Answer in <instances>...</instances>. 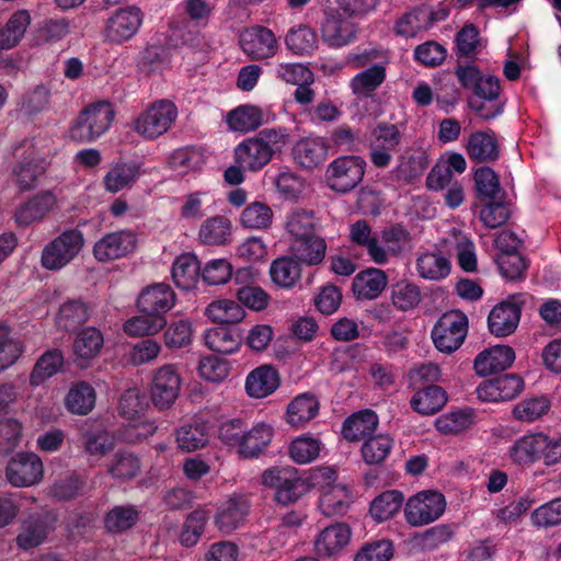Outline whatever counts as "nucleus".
Returning <instances> with one entry per match:
<instances>
[{
  "mask_svg": "<svg viewBox=\"0 0 561 561\" xmlns=\"http://www.w3.org/2000/svg\"><path fill=\"white\" fill-rule=\"evenodd\" d=\"M287 134L282 128H264L234 148V159L244 171L257 172L282 152Z\"/></svg>",
  "mask_w": 561,
  "mask_h": 561,
  "instance_id": "f257e3e1",
  "label": "nucleus"
},
{
  "mask_svg": "<svg viewBox=\"0 0 561 561\" xmlns=\"http://www.w3.org/2000/svg\"><path fill=\"white\" fill-rule=\"evenodd\" d=\"M115 117L113 105L100 101L85 106L73 121L69 136L78 142H91L108 130Z\"/></svg>",
  "mask_w": 561,
  "mask_h": 561,
  "instance_id": "f03ea898",
  "label": "nucleus"
},
{
  "mask_svg": "<svg viewBox=\"0 0 561 561\" xmlns=\"http://www.w3.org/2000/svg\"><path fill=\"white\" fill-rule=\"evenodd\" d=\"M262 483L274 490V500L284 506L297 502L310 490L307 481L291 466L266 469L262 474Z\"/></svg>",
  "mask_w": 561,
  "mask_h": 561,
  "instance_id": "7ed1b4c3",
  "label": "nucleus"
},
{
  "mask_svg": "<svg viewBox=\"0 0 561 561\" xmlns=\"http://www.w3.org/2000/svg\"><path fill=\"white\" fill-rule=\"evenodd\" d=\"M84 247L79 229H68L48 242L42 251L41 264L45 270L59 271L71 263Z\"/></svg>",
  "mask_w": 561,
  "mask_h": 561,
  "instance_id": "20e7f679",
  "label": "nucleus"
},
{
  "mask_svg": "<svg viewBox=\"0 0 561 561\" xmlns=\"http://www.w3.org/2000/svg\"><path fill=\"white\" fill-rule=\"evenodd\" d=\"M446 510V501L437 491L424 490L408 499L403 513L405 522L422 527L437 520Z\"/></svg>",
  "mask_w": 561,
  "mask_h": 561,
  "instance_id": "39448f33",
  "label": "nucleus"
},
{
  "mask_svg": "<svg viewBox=\"0 0 561 561\" xmlns=\"http://www.w3.org/2000/svg\"><path fill=\"white\" fill-rule=\"evenodd\" d=\"M468 331V318L459 310L445 312L432 330V340L439 352L450 354L463 343Z\"/></svg>",
  "mask_w": 561,
  "mask_h": 561,
  "instance_id": "423d86ee",
  "label": "nucleus"
},
{
  "mask_svg": "<svg viewBox=\"0 0 561 561\" xmlns=\"http://www.w3.org/2000/svg\"><path fill=\"white\" fill-rule=\"evenodd\" d=\"M175 105L167 100L150 104L134 121V130L145 139H156L169 130L176 119Z\"/></svg>",
  "mask_w": 561,
  "mask_h": 561,
  "instance_id": "0eeeda50",
  "label": "nucleus"
},
{
  "mask_svg": "<svg viewBox=\"0 0 561 561\" xmlns=\"http://www.w3.org/2000/svg\"><path fill=\"white\" fill-rule=\"evenodd\" d=\"M366 162L360 157L346 156L333 160L327 168L328 186L339 193H347L363 180Z\"/></svg>",
  "mask_w": 561,
  "mask_h": 561,
  "instance_id": "6e6552de",
  "label": "nucleus"
},
{
  "mask_svg": "<svg viewBox=\"0 0 561 561\" xmlns=\"http://www.w3.org/2000/svg\"><path fill=\"white\" fill-rule=\"evenodd\" d=\"M370 136V161L377 168L388 167L392 161V152L400 150L401 131L394 124L379 123Z\"/></svg>",
  "mask_w": 561,
  "mask_h": 561,
  "instance_id": "1a4fd4ad",
  "label": "nucleus"
},
{
  "mask_svg": "<svg viewBox=\"0 0 561 561\" xmlns=\"http://www.w3.org/2000/svg\"><path fill=\"white\" fill-rule=\"evenodd\" d=\"M142 23V13L137 7L116 10L105 22L104 36L107 41L121 44L130 39Z\"/></svg>",
  "mask_w": 561,
  "mask_h": 561,
  "instance_id": "9d476101",
  "label": "nucleus"
},
{
  "mask_svg": "<svg viewBox=\"0 0 561 561\" xmlns=\"http://www.w3.org/2000/svg\"><path fill=\"white\" fill-rule=\"evenodd\" d=\"M137 245V237L129 230L110 232L93 245V255L99 262H110L131 253Z\"/></svg>",
  "mask_w": 561,
  "mask_h": 561,
  "instance_id": "9b49d317",
  "label": "nucleus"
},
{
  "mask_svg": "<svg viewBox=\"0 0 561 561\" xmlns=\"http://www.w3.org/2000/svg\"><path fill=\"white\" fill-rule=\"evenodd\" d=\"M43 463L33 453H20L13 457L5 470L8 481L18 488L37 483L43 478Z\"/></svg>",
  "mask_w": 561,
  "mask_h": 561,
  "instance_id": "f8f14e48",
  "label": "nucleus"
},
{
  "mask_svg": "<svg viewBox=\"0 0 561 561\" xmlns=\"http://www.w3.org/2000/svg\"><path fill=\"white\" fill-rule=\"evenodd\" d=\"M181 378L173 365L160 367L151 383V400L160 410L171 407L179 396Z\"/></svg>",
  "mask_w": 561,
  "mask_h": 561,
  "instance_id": "ddd939ff",
  "label": "nucleus"
},
{
  "mask_svg": "<svg viewBox=\"0 0 561 561\" xmlns=\"http://www.w3.org/2000/svg\"><path fill=\"white\" fill-rule=\"evenodd\" d=\"M357 33V26L352 21L342 16L340 10L325 12L321 25L322 39L330 47H342L352 43Z\"/></svg>",
  "mask_w": 561,
  "mask_h": 561,
  "instance_id": "4468645a",
  "label": "nucleus"
},
{
  "mask_svg": "<svg viewBox=\"0 0 561 561\" xmlns=\"http://www.w3.org/2000/svg\"><path fill=\"white\" fill-rule=\"evenodd\" d=\"M175 305V293L170 285L158 283L147 286L137 299L140 313L165 317V313Z\"/></svg>",
  "mask_w": 561,
  "mask_h": 561,
  "instance_id": "2eb2a0df",
  "label": "nucleus"
},
{
  "mask_svg": "<svg viewBox=\"0 0 561 561\" xmlns=\"http://www.w3.org/2000/svg\"><path fill=\"white\" fill-rule=\"evenodd\" d=\"M240 45L242 50L255 60L274 56L278 48L274 33L263 26L244 32L240 36Z\"/></svg>",
  "mask_w": 561,
  "mask_h": 561,
  "instance_id": "dca6fc26",
  "label": "nucleus"
},
{
  "mask_svg": "<svg viewBox=\"0 0 561 561\" xmlns=\"http://www.w3.org/2000/svg\"><path fill=\"white\" fill-rule=\"evenodd\" d=\"M524 389L523 379L516 374H505L478 387L479 399L483 401H508Z\"/></svg>",
  "mask_w": 561,
  "mask_h": 561,
  "instance_id": "f3484780",
  "label": "nucleus"
},
{
  "mask_svg": "<svg viewBox=\"0 0 561 561\" xmlns=\"http://www.w3.org/2000/svg\"><path fill=\"white\" fill-rule=\"evenodd\" d=\"M104 346L102 332L95 327L80 330L72 342L75 363L78 367L87 368L96 358Z\"/></svg>",
  "mask_w": 561,
  "mask_h": 561,
  "instance_id": "a211bd4d",
  "label": "nucleus"
},
{
  "mask_svg": "<svg viewBox=\"0 0 561 561\" xmlns=\"http://www.w3.org/2000/svg\"><path fill=\"white\" fill-rule=\"evenodd\" d=\"M249 511L250 502L245 496H231L218 508L214 523L219 531L230 534L243 524Z\"/></svg>",
  "mask_w": 561,
  "mask_h": 561,
  "instance_id": "6ab92c4d",
  "label": "nucleus"
},
{
  "mask_svg": "<svg viewBox=\"0 0 561 561\" xmlns=\"http://www.w3.org/2000/svg\"><path fill=\"white\" fill-rule=\"evenodd\" d=\"M520 319V306L516 298L503 301L496 305L488 317V327L492 334L496 336H507L512 334Z\"/></svg>",
  "mask_w": 561,
  "mask_h": 561,
  "instance_id": "aec40b11",
  "label": "nucleus"
},
{
  "mask_svg": "<svg viewBox=\"0 0 561 561\" xmlns=\"http://www.w3.org/2000/svg\"><path fill=\"white\" fill-rule=\"evenodd\" d=\"M57 203L56 196L49 191H43L21 204L14 219L18 226L26 227L43 220Z\"/></svg>",
  "mask_w": 561,
  "mask_h": 561,
  "instance_id": "412c9836",
  "label": "nucleus"
},
{
  "mask_svg": "<svg viewBox=\"0 0 561 561\" xmlns=\"http://www.w3.org/2000/svg\"><path fill=\"white\" fill-rule=\"evenodd\" d=\"M515 360L514 350L506 345H497L481 352L474 359V370L480 376L503 371Z\"/></svg>",
  "mask_w": 561,
  "mask_h": 561,
  "instance_id": "4be33fe9",
  "label": "nucleus"
},
{
  "mask_svg": "<svg viewBox=\"0 0 561 561\" xmlns=\"http://www.w3.org/2000/svg\"><path fill=\"white\" fill-rule=\"evenodd\" d=\"M328 157V147L322 138L305 137L293 147L295 162L304 169L313 170L321 165Z\"/></svg>",
  "mask_w": 561,
  "mask_h": 561,
  "instance_id": "5701e85b",
  "label": "nucleus"
},
{
  "mask_svg": "<svg viewBox=\"0 0 561 561\" xmlns=\"http://www.w3.org/2000/svg\"><path fill=\"white\" fill-rule=\"evenodd\" d=\"M379 240L383 243V257L374 260V263L382 265L389 261L391 256H399L405 251L412 249V237L408 229L400 224L391 225L385 228Z\"/></svg>",
  "mask_w": 561,
  "mask_h": 561,
  "instance_id": "b1692460",
  "label": "nucleus"
},
{
  "mask_svg": "<svg viewBox=\"0 0 561 561\" xmlns=\"http://www.w3.org/2000/svg\"><path fill=\"white\" fill-rule=\"evenodd\" d=\"M279 382L278 371L270 365H262L248 375L245 391L251 398H265L279 387Z\"/></svg>",
  "mask_w": 561,
  "mask_h": 561,
  "instance_id": "393cba45",
  "label": "nucleus"
},
{
  "mask_svg": "<svg viewBox=\"0 0 561 561\" xmlns=\"http://www.w3.org/2000/svg\"><path fill=\"white\" fill-rule=\"evenodd\" d=\"M351 539V529L346 524L337 523L325 527L314 541L319 557H331L340 552Z\"/></svg>",
  "mask_w": 561,
  "mask_h": 561,
  "instance_id": "a878e982",
  "label": "nucleus"
},
{
  "mask_svg": "<svg viewBox=\"0 0 561 561\" xmlns=\"http://www.w3.org/2000/svg\"><path fill=\"white\" fill-rule=\"evenodd\" d=\"M274 435L273 427L266 423H257L247 428L242 442L237 450L242 458L259 457L270 445Z\"/></svg>",
  "mask_w": 561,
  "mask_h": 561,
  "instance_id": "bb28decb",
  "label": "nucleus"
},
{
  "mask_svg": "<svg viewBox=\"0 0 561 561\" xmlns=\"http://www.w3.org/2000/svg\"><path fill=\"white\" fill-rule=\"evenodd\" d=\"M387 275L379 268H367L358 273L352 284L354 295L358 299H375L387 286Z\"/></svg>",
  "mask_w": 561,
  "mask_h": 561,
  "instance_id": "cd10ccee",
  "label": "nucleus"
},
{
  "mask_svg": "<svg viewBox=\"0 0 561 561\" xmlns=\"http://www.w3.org/2000/svg\"><path fill=\"white\" fill-rule=\"evenodd\" d=\"M546 447V435L541 433L525 435L511 446L510 457L518 465L533 463L539 457H543Z\"/></svg>",
  "mask_w": 561,
  "mask_h": 561,
  "instance_id": "c85d7f7f",
  "label": "nucleus"
},
{
  "mask_svg": "<svg viewBox=\"0 0 561 561\" xmlns=\"http://www.w3.org/2000/svg\"><path fill=\"white\" fill-rule=\"evenodd\" d=\"M467 153L476 162H494L500 157V148L494 134L476 131L467 141Z\"/></svg>",
  "mask_w": 561,
  "mask_h": 561,
  "instance_id": "c756f323",
  "label": "nucleus"
},
{
  "mask_svg": "<svg viewBox=\"0 0 561 561\" xmlns=\"http://www.w3.org/2000/svg\"><path fill=\"white\" fill-rule=\"evenodd\" d=\"M378 426V416L373 410H363L348 416L343 424L342 434L348 442H357L371 435Z\"/></svg>",
  "mask_w": 561,
  "mask_h": 561,
  "instance_id": "7c9ffc66",
  "label": "nucleus"
},
{
  "mask_svg": "<svg viewBox=\"0 0 561 561\" xmlns=\"http://www.w3.org/2000/svg\"><path fill=\"white\" fill-rule=\"evenodd\" d=\"M350 242L365 249L370 260L383 257L379 237L373 232V228L365 219H358L350 226Z\"/></svg>",
  "mask_w": 561,
  "mask_h": 561,
  "instance_id": "2f4dec72",
  "label": "nucleus"
},
{
  "mask_svg": "<svg viewBox=\"0 0 561 561\" xmlns=\"http://www.w3.org/2000/svg\"><path fill=\"white\" fill-rule=\"evenodd\" d=\"M410 403L413 410L423 415H432L438 412L447 402L445 390L437 385H428L416 388Z\"/></svg>",
  "mask_w": 561,
  "mask_h": 561,
  "instance_id": "473e14b6",
  "label": "nucleus"
},
{
  "mask_svg": "<svg viewBox=\"0 0 561 561\" xmlns=\"http://www.w3.org/2000/svg\"><path fill=\"white\" fill-rule=\"evenodd\" d=\"M140 164L135 161L117 162L105 174L103 183L107 192L117 193L134 184L140 175Z\"/></svg>",
  "mask_w": 561,
  "mask_h": 561,
  "instance_id": "72a5a7b5",
  "label": "nucleus"
},
{
  "mask_svg": "<svg viewBox=\"0 0 561 561\" xmlns=\"http://www.w3.org/2000/svg\"><path fill=\"white\" fill-rule=\"evenodd\" d=\"M45 171L46 167L43 160L24 159L12 168L11 180L19 191H30L37 186L38 180L45 174Z\"/></svg>",
  "mask_w": 561,
  "mask_h": 561,
  "instance_id": "f704fd0d",
  "label": "nucleus"
},
{
  "mask_svg": "<svg viewBox=\"0 0 561 561\" xmlns=\"http://www.w3.org/2000/svg\"><path fill=\"white\" fill-rule=\"evenodd\" d=\"M293 256L309 266L321 263L325 256L327 243L323 238L312 234L308 238L293 240L290 244Z\"/></svg>",
  "mask_w": 561,
  "mask_h": 561,
  "instance_id": "c9c22d12",
  "label": "nucleus"
},
{
  "mask_svg": "<svg viewBox=\"0 0 561 561\" xmlns=\"http://www.w3.org/2000/svg\"><path fill=\"white\" fill-rule=\"evenodd\" d=\"M209 438L206 423L193 420L180 426L175 432L178 447L191 453L207 445Z\"/></svg>",
  "mask_w": 561,
  "mask_h": 561,
  "instance_id": "e433bc0d",
  "label": "nucleus"
},
{
  "mask_svg": "<svg viewBox=\"0 0 561 561\" xmlns=\"http://www.w3.org/2000/svg\"><path fill=\"white\" fill-rule=\"evenodd\" d=\"M201 275V266L194 254L185 253L175 259L172 265L174 284L184 290L192 289Z\"/></svg>",
  "mask_w": 561,
  "mask_h": 561,
  "instance_id": "4c0bfd02",
  "label": "nucleus"
},
{
  "mask_svg": "<svg viewBox=\"0 0 561 561\" xmlns=\"http://www.w3.org/2000/svg\"><path fill=\"white\" fill-rule=\"evenodd\" d=\"M319 411V401L314 394L297 396L287 408V422L299 427L313 419Z\"/></svg>",
  "mask_w": 561,
  "mask_h": 561,
  "instance_id": "58836bf2",
  "label": "nucleus"
},
{
  "mask_svg": "<svg viewBox=\"0 0 561 561\" xmlns=\"http://www.w3.org/2000/svg\"><path fill=\"white\" fill-rule=\"evenodd\" d=\"M432 8L425 4L414 8L405 13L396 25L397 33L413 37L419 32L431 28Z\"/></svg>",
  "mask_w": 561,
  "mask_h": 561,
  "instance_id": "ea45409f",
  "label": "nucleus"
},
{
  "mask_svg": "<svg viewBox=\"0 0 561 561\" xmlns=\"http://www.w3.org/2000/svg\"><path fill=\"white\" fill-rule=\"evenodd\" d=\"M91 314V308L82 300H69L59 308L57 324L65 331H75L85 323Z\"/></svg>",
  "mask_w": 561,
  "mask_h": 561,
  "instance_id": "a19ab883",
  "label": "nucleus"
},
{
  "mask_svg": "<svg viewBox=\"0 0 561 561\" xmlns=\"http://www.w3.org/2000/svg\"><path fill=\"white\" fill-rule=\"evenodd\" d=\"M403 493L398 490H388L376 496L370 504V515L378 522H385L393 517L402 507Z\"/></svg>",
  "mask_w": 561,
  "mask_h": 561,
  "instance_id": "79ce46f5",
  "label": "nucleus"
},
{
  "mask_svg": "<svg viewBox=\"0 0 561 561\" xmlns=\"http://www.w3.org/2000/svg\"><path fill=\"white\" fill-rule=\"evenodd\" d=\"M231 222L225 216H214L206 219L198 232L199 240L208 245H221L229 241Z\"/></svg>",
  "mask_w": 561,
  "mask_h": 561,
  "instance_id": "37998d69",
  "label": "nucleus"
},
{
  "mask_svg": "<svg viewBox=\"0 0 561 561\" xmlns=\"http://www.w3.org/2000/svg\"><path fill=\"white\" fill-rule=\"evenodd\" d=\"M205 344L214 352L229 355L241 345L240 335L227 327H217L206 331Z\"/></svg>",
  "mask_w": 561,
  "mask_h": 561,
  "instance_id": "c03bdc74",
  "label": "nucleus"
},
{
  "mask_svg": "<svg viewBox=\"0 0 561 561\" xmlns=\"http://www.w3.org/2000/svg\"><path fill=\"white\" fill-rule=\"evenodd\" d=\"M285 44L296 55H310L318 48V36L311 27L299 24L288 31Z\"/></svg>",
  "mask_w": 561,
  "mask_h": 561,
  "instance_id": "a18cd8bd",
  "label": "nucleus"
},
{
  "mask_svg": "<svg viewBox=\"0 0 561 561\" xmlns=\"http://www.w3.org/2000/svg\"><path fill=\"white\" fill-rule=\"evenodd\" d=\"M416 270L424 279L440 280L450 273V262L440 253L426 252L416 260Z\"/></svg>",
  "mask_w": 561,
  "mask_h": 561,
  "instance_id": "49530a36",
  "label": "nucleus"
},
{
  "mask_svg": "<svg viewBox=\"0 0 561 561\" xmlns=\"http://www.w3.org/2000/svg\"><path fill=\"white\" fill-rule=\"evenodd\" d=\"M209 519V513L206 510L197 508L191 512L182 526L179 541L183 547H194L203 536Z\"/></svg>",
  "mask_w": 561,
  "mask_h": 561,
  "instance_id": "de8ad7c7",
  "label": "nucleus"
},
{
  "mask_svg": "<svg viewBox=\"0 0 561 561\" xmlns=\"http://www.w3.org/2000/svg\"><path fill=\"white\" fill-rule=\"evenodd\" d=\"M94 404L95 390L85 381L73 385L66 397V407L73 414L85 415Z\"/></svg>",
  "mask_w": 561,
  "mask_h": 561,
  "instance_id": "09e8293b",
  "label": "nucleus"
},
{
  "mask_svg": "<svg viewBox=\"0 0 561 561\" xmlns=\"http://www.w3.org/2000/svg\"><path fill=\"white\" fill-rule=\"evenodd\" d=\"M300 262L294 256L276 259L270 268L272 280L279 287H293L301 276Z\"/></svg>",
  "mask_w": 561,
  "mask_h": 561,
  "instance_id": "8fccbe9b",
  "label": "nucleus"
},
{
  "mask_svg": "<svg viewBox=\"0 0 561 561\" xmlns=\"http://www.w3.org/2000/svg\"><path fill=\"white\" fill-rule=\"evenodd\" d=\"M64 365V356L60 350H50L45 352L36 362L31 376L30 383L34 387L39 386L48 378L56 375Z\"/></svg>",
  "mask_w": 561,
  "mask_h": 561,
  "instance_id": "3c124183",
  "label": "nucleus"
},
{
  "mask_svg": "<svg viewBox=\"0 0 561 561\" xmlns=\"http://www.w3.org/2000/svg\"><path fill=\"white\" fill-rule=\"evenodd\" d=\"M227 123L236 131L248 133L263 124V113L257 106L241 105L229 112Z\"/></svg>",
  "mask_w": 561,
  "mask_h": 561,
  "instance_id": "603ef678",
  "label": "nucleus"
},
{
  "mask_svg": "<svg viewBox=\"0 0 561 561\" xmlns=\"http://www.w3.org/2000/svg\"><path fill=\"white\" fill-rule=\"evenodd\" d=\"M165 317L141 313L131 317L124 323V332L129 336L154 335L165 328Z\"/></svg>",
  "mask_w": 561,
  "mask_h": 561,
  "instance_id": "864d4df0",
  "label": "nucleus"
},
{
  "mask_svg": "<svg viewBox=\"0 0 561 561\" xmlns=\"http://www.w3.org/2000/svg\"><path fill=\"white\" fill-rule=\"evenodd\" d=\"M386 79V68L381 65H374L357 73L351 80V89L354 94L369 96L377 90Z\"/></svg>",
  "mask_w": 561,
  "mask_h": 561,
  "instance_id": "5fc2aeb1",
  "label": "nucleus"
},
{
  "mask_svg": "<svg viewBox=\"0 0 561 561\" xmlns=\"http://www.w3.org/2000/svg\"><path fill=\"white\" fill-rule=\"evenodd\" d=\"M28 24L30 15L26 11H18L12 14L5 26L0 30V49L15 46L23 37Z\"/></svg>",
  "mask_w": 561,
  "mask_h": 561,
  "instance_id": "6e6d98bb",
  "label": "nucleus"
},
{
  "mask_svg": "<svg viewBox=\"0 0 561 561\" xmlns=\"http://www.w3.org/2000/svg\"><path fill=\"white\" fill-rule=\"evenodd\" d=\"M474 414L470 409L459 410L440 415L435 421L436 430L445 435L459 434L472 426Z\"/></svg>",
  "mask_w": 561,
  "mask_h": 561,
  "instance_id": "4d7b16f0",
  "label": "nucleus"
},
{
  "mask_svg": "<svg viewBox=\"0 0 561 561\" xmlns=\"http://www.w3.org/2000/svg\"><path fill=\"white\" fill-rule=\"evenodd\" d=\"M392 447L393 439L389 435L371 436L362 446L363 459L367 465H380L389 456Z\"/></svg>",
  "mask_w": 561,
  "mask_h": 561,
  "instance_id": "13d9d810",
  "label": "nucleus"
},
{
  "mask_svg": "<svg viewBox=\"0 0 561 561\" xmlns=\"http://www.w3.org/2000/svg\"><path fill=\"white\" fill-rule=\"evenodd\" d=\"M206 314L217 323H237L244 318L245 311L238 302L222 299L208 305Z\"/></svg>",
  "mask_w": 561,
  "mask_h": 561,
  "instance_id": "bf43d9fd",
  "label": "nucleus"
},
{
  "mask_svg": "<svg viewBox=\"0 0 561 561\" xmlns=\"http://www.w3.org/2000/svg\"><path fill=\"white\" fill-rule=\"evenodd\" d=\"M348 492L343 485H334L323 492L319 507L327 516L344 515L348 508Z\"/></svg>",
  "mask_w": 561,
  "mask_h": 561,
  "instance_id": "052dcab7",
  "label": "nucleus"
},
{
  "mask_svg": "<svg viewBox=\"0 0 561 561\" xmlns=\"http://www.w3.org/2000/svg\"><path fill=\"white\" fill-rule=\"evenodd\" d=\"M139 513L133 506H114L104 517V527L110 533H122L138 522Z\"/></svg>",
  "mask_w": 561,
  "mask_h": 561,
  "instance_id": "680f3d73",
  "label": "nucleus"
},
{
  "mask_svg": "<svg viewBox=\"0 0 561 561\" xmlns=\"http://www.w3.org/2000/svg\"><path fill=\"white\" fill-rule=\"evenodd\" d=\"M46 536V522L38 516H31L23 523V527L16 538V542L22 549H31L41 545Z\"/></svg>",
  "mask_w": 561,
  "mask_h": 561,
  "instance_id": "e2e57ef3",
  "label": "nucleus"
},
{
  "mask_svg": "<svg viewBox=\"0 0 561 561\" xmlns=\"http://www.w3.org/2000/svg\"><path fill=\"white\" fill-rule=\"evenodd\" d=\"M430 162L424 151H417L402 160L393 170L394 178L398 181L411 183L422 175L427 169Z\"/></svg>",
  "mask_w": 561,
  "mask_h": 561,
  "instance_id": "0e129e2a",
  "label": "nucleus"
},
{
  "mask_svg": "<svg viewBox=\"0 0 561 561\" xmlns=\"http://www.w3.org/2000/svg\"><path fill=\"white\" fill-rule=\"evenodd\" d=\"M474 184L481 201H495L501 193L500 180L489 167L478 168L474 172Z\"/></svg>",
  "mask_w": 561,
  "mask_h": 561,
  "instance_id": "69168bd1",
  "label": "nucleus"
},
{
  "mask_svg": "<svg viewBox=\"0 0 561 561\" xmlns=\"http://www.w3.org/2000/svg\"><path fill=\"white\" fill-rule=\"evenodd\" d=\"M140 471L139 458L129 451H117L108 466V472L112 477L130 480Z\"/></svg>",
  "mask_w": 561,
  "mask_h": 561,
  "instance_id": "338daca9",
  "label": "nucleus"
},
{
  "mask_svg": "<svg viewBox=\"0 0 561 561\" xmlns=\"http://www.w3.org/2000/svg\"><path fill=\"white\" fill-rule=\"evenodd\" d=\"M391 299L394 307L407 311L416 307L421 301V291L415 284L401 280L398 282L391 291Z\"/></svg>",
  "mask_w": 561,
  "mask_h": 561,
  "instance_id": "774afa93",
  "label": "nucleus"
}]
</instances>
